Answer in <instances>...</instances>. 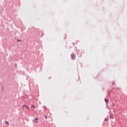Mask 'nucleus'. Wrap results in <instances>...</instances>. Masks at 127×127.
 I'll use <instances>...</instances> for the list:
<instances>
[{
	"instance_id": "obj_7",
	"label": "nucleus",
	"mask_w": 127,
	"mask_h": 127,
	"mask_svg": "<svg viewBox=\"0 0 127 127\" xmlns=\"http://www.w3.org/2000/svg\"><path fill=\"white\" fill-rule=\"evenodd\" d=\"M6 124H8V122H6Z\"/></svg>"
},
{
	"instance_id": "obj_2",
	"label": "nucleus",
	"mask_w": 127,
	"mask_h": 127,
	"mask_svg": "<svg viewBox=\"0 0 127 127\" xmlns=\"http://www.w3.org/2000/svg\"><path fill=\"white\" fill-rule=\"evenodd\" d=\"M38 118H36V119H34V121L35 122V123H38Z\"/></svg>"
},
{
	"instance_id": "obj_9",
	"label": "nucleus",
	"mask_w": 127,
	"mask_h": 127,
	"mask_svg": "<svg viewBox=\"0 0 127 127\" xmlns=\"http://www.w3.org/2000/svg\"><path fill=\"white\" fill-rule=\"evenodd\" d=\"M17 41H19V40H18Z\"/></svg>"
},
{
	"instance_id": "obj_5",
	"label": "nucleus",
	"mask_w": 127,
	"mask_h": 127,
	"mask_svg": "<svg viewBox=\"0 0 127 127\" xmlns=\"http://www.w3.org/2000/svg\"><path fill=\"white\" fill-rule=\"evenodd\" d=\"M105 121H108V119L106 118Z\"/></svg>"
},
{
	"instance_id": "obj_8",
	"label": "nucleus",
	"mask_w": 127,
	"mask_h": 127,
	"mask_svg": "<svg viewBox=\"0 0 127 127\" xmlns=\"http://www.w3.org/2000/svg\"><path fill=\"white\" fill-rule=\"evenodd\" d=\"M47 116H46V117H45V118H46V119H47Z\"/></svg>"
},
{
	"instance_id": "obj_1",
	"label": "nucleus",
	"mask_w": 127,
	"mask_h": 127,
	"mask_svg": "<svg viewBox=\"0 0 127 127\" xmlns=\"http://www.w3.org/2000/svg\"><path fill=\"white\" fill-rule=\"evenodd\" d=\"M71 58H72V59H73V60L75 59V56L74 54H71Z\"/></svg>"
},
{
	"instance_id": "obj_6",
	"label": "nucleus",
	"mask_w": 127,
	"mask_h": 127,
	"mask_svg": "<svg viewBox=\"0 0 127 127\" xmlns=\"http://www.w3.org/2000/svg\"><path fill=\"white\" fill-rule=\"evenodd\" d=\"M25 107H26V108H28V107H27V106H25Z\"/></svg>"
},
{
	"instance_id": "obj_3",
	"label": "nucleus",
	"mask_w": 127,
	"mask_h": 127,
	"mask_svg": "<svg viewBox=\"0 0 127 127\" xmlns=\"http://www.w3.org/2000/svg\"><path fill=\"white\" fill-rule=\"evenodd\" d=\"M105 101L106 103H108V102H109V100H108V99H105Z\"/></svg>"
},
{
	"instance_id": "obj_4",
	"label": "nucleus",
	"mask_w": 127,
	"mask_h": 127,
	"mask_svg": "<svg viewBox=\"0 0 127 127\" xmlns=\"http://www.w3.org/2000/svg\"><path fill=\"white\" fill-rule=\"evenodd\" d=\"M31 108H35V106L32 105V106H31Z\"/></svg>"
}]
</instances>
